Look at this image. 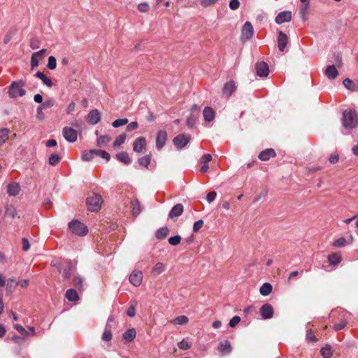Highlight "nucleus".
<instances>
[{
  "label": "nucleus",
  "mask_w": 358,
  "mask_h": 358,
  "mask_svg": "<svg viewBox=\"0 0 358 358\" xmlns=\"http://www.w3.org/2000/svg\"><path fill=\"white\" fill-rule=\"evenodd\" d=\"M72 285L76 287L79 290H83V278L80 275L74 276V278L72 280Z\"/></svg>",
  "instance_id": "nucleus-32"
},
{
  "label": "nucleus",
  "mask_w": 358,
  "mask_h": 358,
  "mask_svg": "<svg viewBox=\"0 0 358 358\" xmlns=\"http://www.w3.org/2000/svg\"><path fill=\"white\" fill-rule=\"evenodd\" d=\"M111 140L110 137H109L108 136H106V135H103V136H100L98 138H97V145L99 147H102V146H104L106 145Z\"/></svg>",
  "instance_id": "nucleus-44"
},
{
  "label": "nucleus",
  "mask_w": 358,
  "mask_h": 358,
  "mask_svg": "<svg viewBox=\"0 0 358 358\" xmlns=\"http://www.w3.org/2000/svg\"><path fill=\"white\" fill-rule=\"evenodd\" d=\"M320 353H321L322 356L324 358L331 357L333 353H332L331 345H326L324 347H323L321 349Z\"/></svg>",
  "instance_id": "nucleus-36"
},
{
  "label": "nucleus",
  "mask_w": 358,
  "mask_h": 358,
  "mask_svg": "<svg viewBox=\"0 0 358 358\" xmlns=\"http://www.w3.org/2000/svg\"><path fill=\"white\" fill-rule=\"evenodd\" d=\"M112 324H106L104 331L102 334V340L104 341H110L112 338Z\"/></svg>",
  "instance_id": "nucleus-28"
},
{
  "label": "nucleus",
  "mask_w": 358,
  "mask_h": 358,
  "mask_svg": "<svg viewBox=\"0 0 358 358\" xmlns=\"http://www.w3.org/2000/svg\"><path fill=\"white\" fill-rule=\"evenodd\" d=\"M140 12L145 13L149 10V5L147 3H141L138 6Z\"/></svg>",
  "instance_id": "nucleus-63"
},
{
  "label": "nucleus",
  "mask_w": 358,
  "mask_h": 358,
  "mask_svg": "<svg viewBox=\"0 0 358 358\" xmlns=\"http://www.w3.org/2000/svg\"><path fill=\"white\" fill-rule=\"evenodd\" d=\"M127 135L126 134L123 133L120 134L115 140L113 143V147L114 148H119L122 144H123L126 140Z\"/></svg>",
  "instance_id": "nucleus-38"
},
{
  "label": "nucleus",
  "mask_w": 358,
  "mask_h": 358,
  "mask_svg": "<svg viewBox=\"0 0 358 358\" xmlns=\"http://www.w3.org/2000/svg\"><path fill=\"white\" fill-rule=\"evenodd\" d=\"M164 271V265L163 263L158 262L155 264L152 270V273L155 275H158Z\"/></svg>",
  "instance_id": "nucleus-41"
},
{
  "label": "nucleus",
  "mask_w": 358,
  "mask_h": 358,
  "mask_svg": "<svg viewBox=\"0 0 358 358\" xmlns=\"http://www.w3.org/2000/svg\"><path fill=\"white\" fill-rule=\"evenodd\" d=\"M5 214L6 216L14 218L17 215L16 208L13 205H8L6 207Z\"/></svg>",
  "instance_id": "nucleus-40"
},
{
  "label": "nucleus",
  "mask_w": 358,
  "mask_h": 358,
  "mask_svg": "<svg viewBox=\"0 0 358 358\" xmlns=\"http://www.w3.org/2000/svg\"><path fill=\"white\" fill-rule=\"evenodd\" d=\"M219 0H201V5L203 7H208L215 4Z\"/></svg>",
  "instance_id": "nucleus-59"
},
{
  "label": "nucleus",
  "mask_w": 358,
  "mask_h": 358,
  "mask_svg": "<svg viewBox=\"0 0 358 358\" xmlns=\"http://www.w3.org/2000/svg\"><path fill=\"white\" fill-rule=\"evenodd\" d=\"M46 50L45 49H41V50L34 52L31 57V69H34L38 66L39 60H41Z\"/></svg>",
  "instance_id": "nucleus-17"
},
{
  "label": "nucleus",
  "mask_w": 358,
  "mask_h": 358,
  "mask_svg": "<svg viewBox=\"0 0 358 358\" xmlns=\"http://www.w3.org/2000/svg\"><path fill=\"white\" fill-rule=\"evenodd\" d=\"M128 123V120L127 118L124 119H117L112 123V126L114 128H117L121 126L125 125Z\"/></svg>",
  "instance_id": "nucleus-52"
},
{
  "label": "nucleus",
  "mask_w": 358,
  "mask_h": 358,
  "mask_svg": "<svg viewBox=\"0 0 358 358\" xmlns=\"http://www.w3.org/2000/svg\"><path fill=\"white\" fill-rule=\"evenodd\" d=\"M35 76L38 79H41L43 81V84L46 86L49 87H52V81L49 78H48L43 72L37 71L35 74Z\"/></svg>",
  "instance_id": "nucleus-26"
},
{
  "label": "nucleus",
  "mask_w": 358,
  "mask_h": 358,
  "mask_svg": "<svg viewBox=\"0 0 358 358\" xmlns=\"http://www.w3.org/2000/svg\"><path fill=\"white\" fill-rule=\"evenodd\" d=\"M196 117L194 115H191L187 117L186 124L189 128L194 127L196 123Z\"/></svg>",
  "instance_id": "nucleus-58"
},
{
  "label": "nucleus",
  "mask_w": 358,
  "mask_h": 358,
  "mask_svg": "<svg viewBox=\"0 0 358 358\" xmlns=\"http://www.w3.org/2000/svg\"><path fill=\"white\" fill-rule=\"evenodd\" d=\"M292 20V12L285 10L280 12L275 17V21L277 24H280L284 22H287Z\"/></svg>",
  "instance_id": "nucleus-15"
},
{
  "label": "nucleus",
  "mask_w": 358,
  "mask_h": 358,
  "mask_svg": "<svg viewBox=\"0 0 358 358\" xmlns=\"http://www.w3.org/2000/svg\"><path fill=\"white\" fill-rule=\"evenodd\" d=\"M324 74L329 79L334 80L337 77L338 72L334 65H329L324 71Z\"/></svg>",
  "instance_id": "nucleus-22"
},
{
  "label": "nucleus",
  "mask_w": 358,
  "mask_h": 358,
  "mask_svg": "<svg viewBox=\"0 0 358 358\" xmlns=\"http://www.w3.org/2000/svg\"><path fill=\"white\" fill-rule=\"evenodd\" d=\"M24 85V83L22 80L13 81L8 90L9 97L17 98L24 96L26 90L23 88Z\"/></svg>",
  "instance_id": "nucleus-3"
},
{
  "label": "nucleus",
  "mask_w": 358,
  "mask_h": 358,
  "mask_svg": "<svg viewBox=\"0 0 358 358\" xmlns=\"http://www.w3.org/2000/svg\"><path fill=\"white\" fill-rule=\"evenodd\" d=\"M47 66L50 70H54L57 67V59L54 56H50L48 57Z\"/></svg>",
  "instance_id": "nucleus-49"
},
{
  "label": "nucleus",
  "mask_w": 358,
  "mask_h": 358,
  "mask_svg": "<svg viewBox=\"0 0 358 358\" xmlns=\"http://www.w3.org/2000/svg\"><path fill=\"white\" fill-rule=\"evenodd\" d=\"M308 7H309V3H308L306 4H303L300 7L299 15H300V17L304 21L306 20V19H307Z\"/></svg>",
  "instance_id": "nucleus-45"
},
{
  "label": "nucleus",
  "mask_w": 358,
  "mask_h": 358,
  "mask_svg": "<svg viewBox=\"0 0 358 358\" xmlns=\"http://www.w3.org/2000/svg\"><path fill=\"white\" fill-rule=\"evenodd\" d=\"M328 261L332 266H337L341 261V256L338 253H332L328 256Z\"/></svg>",
  "instance_id": "nucleus-30"
},
{
  "label": "nucleus",
  "mask_w": 358,
  "mask_h": 358,
  "mask_svg": "<svg viewBox=\"0 0 358 358\" xmlns=\"http://www.w3.org/2000/svg\"><path fill=\"white\" fill-rule=\"evenodd\" d=\"M254 34V29L251 22L247 21L244 23L241 30V40L245 42L251 39Z\"/></svg>",
  "instance_id": "nucleus-7"
},
{
  "label": "nucleus",
  "mask_w": 358,
  "mask_h": 358,
  "mask_svg": "<svg viewBox=\"0 0 358 358\" xmlns=\"http://www.w3.org/2000/svg\"><path fill=\"white\" fill-rule=\"evenodd\" d=\"M55 104V101L52 99H49L48 100H45L43 103H41V104L39 106L42 109H48L51 107H52Z\"/></svg>",
  "instance_id": "nucleus-54"
},
{
  "label": "nucleus",
  "mask_w": 358,
  "mask_h": 358,
  "mask_svg": "<svg viewBox=\"0 0 358 358\" xmlns=\"http://www.w3.org/2000/svg\"><path fill=\"white\" fill-rule=\"evenodd\" d=\"M306 340L308 342H316L317 339L316 338L314 332L311 329H308L306 331Z\"/></svg>",
  "instance_id": "nucleus-55"
},
{
  "label": "nucleus",
  "mask_w": 358,
  "mask_h": 358,
  "mask_svg": "<svg viewBox=\"0 0 358 358\" xmlns=\"http://www.w3.org/2000/svg\"><path fill=\"white\" fill-rule=\"evenodd\" d=\"M151 162V155H148L138 159L140 166L148 168Z\"/></svg>",
  "instance_id": "nucleus-39"
},
{
  "label": "nucleus",
  "mask_w": 358,
  "mask_h": 358,
  "mask_svg": "<svg viewBox=\"0 0 358 358\" xmlns=\"http://www.w3.org/2000/svg\"><path fill=\"white\" fill-rule=\"evenodd\" d=\"M341 122L345 129H358V112L355 110L343 111Z\"/></svg>",
  "instance_id": "nucleus-2"
},
{
  "label": "nucleus",
  "mask_w": 358,
  "mask_h": 358,
  "mask_svg": "<svg viewBox=\"0 0 358 358\" xmlns=\"http://www.w3.org/2000/svg\"><path fill=\"white\" fill-rule=\"evenodd\" d=\"M218 350L222 352V355H227L231 352V346L230 342L228 340H225L221 342L218 346Z\"/></svg>",
  "instance_id": "nucleus-23"
},
{
  "label": "nucleus",
  "mask_w": 358,
  "mask_h": 358,
  "mask_svg": "<svg viewBox=\"0 0 358 358\" xmlns=\"http://www.w3.org/2000/svg\"><path fill=\"white\" fill-rule=\"evenodd\" d=\"M259 313L263 319H271L273 316V308L271 304L265 303L261 307Z\"/></svg>",
  "instance_id": "nucleus-10"
},
{
  "label": "nucleus",
  "mask_w": 358,
  "mask_h": 358,
  "mask_svg": "<svg viewBox=\"0 0 358 358\" xmlns=\"http://www.w3.org/2000/svg\"><path fill=\"white\" fill-rule=\"evenodd\" d=\"M188 321H189V319L187 316L180 315V316H178L177 317L175 318L174 323L176 324L182 325V324H187L188 322Z\"/></svg>",
  "instance_id": "nucleus-50"
},
{
  "label": "nucleus",
  "mask_w": 358,
  "mask_h": 358,
  "mask_svg": "<svg viewBox=\"0 0 358 358\" xmlns=\"http://www.w3.org/2000/svg\"><path fill=\"white\" fill-rule=\"evenodd\" d=\"M203 118L206 122H211L215 118V111L214 110L209 106H206L204 108L203 111Z\"/></svg>",
  "instance_id": "nucleus-24"
},
{
  "label": "nucleus",
  "mask_w": 358,
  "mask_h": 358,
  "mask_svg": "<svg viewBox=\"0 0 358 358\" xmlns=\"http://www.w3.org/2000/svg\"><path fill=\"white\" fill-rule=\"evenodd\" d=\"M14 327L22 336L29 335V332L21 324H16Z\"/></svg>",
  "instance_id": "nucleus-57"
},
{
  "label": "nucleus",
  "mask_w": 358,
  "mask_h": 358,
  "mask_svg": "<svg viewBox=\"0 0 358 358\" xmlns=\"http://www.w3.org/2000/svg\"><path fill=\"white\" fill-rule=\"evenodd\" d=\"M278 34V48L280 52H284L288 42V37L282 31H279Z\"/></svg>",
  "instance_id": "nucleus-18"
},
{
  "label": "nucleus",
  "mask_w": 358,
  "mask_h": 358,
  "mask_svg": "<svg viewBox=\"0 0 358 358\" xmlns=\"http://www.w3.org/2000/svg\"><path fill=\"white\" fill-rule=\"evenodd\" d=\"M272 285L269 282H265L259 289L260 294L262 296H268L272 292Z\"/></svg>",
  "instance_id": "nucleus-35"
},
{
  "label": "nucleus",
  "mask_w": 358,
  "mask_h": 358,
  "mask_svg": "<svg viewBox=\"0 0 358 358\" xmlns=\"http://www.w3.org/2000/svg\"><path fill=\"white\" fill-rule=\"evenodd\" d=\"M20 191V187L17 182H11L8 184L7 192L10 196H17Z\"/></svg>",
  "instance_id": "nucleus-25"
},
{
  "label": "nucleus",
  "mask_w": 358,
  "mask_h": 358,
  "mask_svg": "<svg viewBox=\"0 0 358 358\" xmlns=\"http://www.w3.org/2000/svg\"><path fill=\"white\" fill-rule=\"evenodd\" d=\"M10 130L7 128L0 129V145L3 144L8 138Z\"/></svg>",
  "instance_id": "nucleus-37"
},
{
  "label": "nucleus",
  "mask_w": 358,
  "mask_h": 358,
  "mask_svg": "<svg viewBox=\"0 0 358 358\" xmlns=\"http://www.w3.org/2000/svg\"><path fill=\"white\" fill-rule=\"evenodd\" d=\"M257 75L259 77H266L268 74V66L264 62H257L255 65Z\"/></svg>",
  "instance_id": "nucleus-13"
},
{
  "label": "nucleus",
  "mask_w": 358,
  "mask_h": 358,
  "mask_svg": "<svg viewBox=\"0 0 358 358\" xmlns=\"http://www.w3.org/2000/svg\"><path fill=\"white\" fill-rule=\"evenodd\" d=\"M136 335V330L134 329H129L123 334L122 338L127 342H131L134 340Z\"/></svg>",
  "instance_id": "nucleus-29"
},
{
  "label": "nucleus",
  "mask_w": 358,
  "mask_h": 358,
  "mask_svg": "<svg viewBox=\"0 0 358 358\" xmlns=\"http://www.w3.org/2000/svg\"><path fill=\"white\" fill-rule=\"evenodd\" d=\"M143 280V273L141 271L134 270L129 276V282L135 287L141 285Z\"/></svg>",
  "instance_id": "nucleus-11"
},
{
  "label": "nucleus",
  "mask_w": 358,
  "mask_h": 358,
  "mask_svg": "<svg viewBox=\"0 0 358 358\" xmlns=\"http://www.w3.org/2000/svg\"><path fill=\"white\" fill-rule=\"evenodd\" d=\"M133 215L136 217L141 212V206L137 199L131 201Z\"/></svg>",
  "instance_id": "nucleus-34"
},
{
  "label": "nucleus",
  "mask_w": 358,
  "mask_h": 358,
  "mask_svg": "<svg viewBox=\"0 0 358 358\" xmlns=\"http://www.w3.org/2000/svg\"><path fill=\"white\" fill-rule=\"evenodd\" d=\"M275 151L272 148H268L261 152L258 157L262 161H267L271 157H275Z\"/></svg>",
  "instance_id": "nucleus-21"
},
{
  "label": "nucleus",
  "mask_w": 358,
  "mask_h": 358,
  "mask_svg": "<svg viewBox=\"0 0 358 358\" xmlns=\"http://www.w3.org/2000/svg\"><path fill=\"white\" fill-rule=\"evenodd\" d=\"M180 236L176 235L169 238V243L171 245H177L180 243Z\"/></svg>",
  "instance_id": "nucleus-56"
},
{
  "label": "nucleus",
  "mask_w": 358,
  "mask_h": 358,
  "mask_svg": "<svg viewBox=\"0 0 358 358\" xmlns=\"http://www.w3.org/2000/svg\"><path fill=\"white\" fill-rule=\"evenodd\" d=\"M94 150H90L89 151H84L82 154V159L86 162L91 161L94 157Z\"/></svg>",
  "instance_id": "nucleus-43"
},
{
  "label": "nucleus",
  "mask_w": 358,
  "mask_h": 358,
  "mask_svg": "<svg viewBox=\"0 0 358 358\" xmlns=\"http://www.w3.org/2000/svg\"><path fill=\"white\" fill-rule=\"evenodd\" d=\"M95 154L94 156H99L104 159H106L107 162L109 161L110 156L108 152L104 150H94Z\"/></svg>",
  "instance_id": "nucleus-48"
},
{
  "label": "nucleus",
  "mask_w": 358,
  "mask_h": 358,
  "mask_svg": "<svg viewBox=\"0 0 358 358\" xmlns=\"http://www.w3.org/2000/svg\"><path fill=\"white\" fill-rule=\"evenodd\" d=\"M7 291L11 292L16 285H17V281L15 278H10L7 280L6 283Z\"/></svg>",
  "instance_id": "nucleus-47"
},
{
  "label": "nucleus",
  "mask_w": 358,
  "mask_h": 358,
  "mask_svg": "<svg viewBox=\"0 0 358 358\" xmlns=\"http://www.w3.org/2000/svg\"><path fill=\"white\" fill-rule=\"evenodd\" d=\"M86 203L90 211L97 212L101 208L103 203V199L101 196L94 192H92L88 195Z\"/></svg>",
  "instance_id": "nucleus-4"
},
{
  "label": "nucleus",
  "mask_w": 358,
  "mask_h": 358,
  "mask_svg": "<svg viewBox=\"0 0 358 358\" xmlns=\"http://www.w3.org/2000/svg\"><path fill=\"white\" fill-rule=\"evenodd\" d=\"M146 141L144 137H138L134 141L133 150L136 152L140 153L146 148Z\"/></svg>",
  "instance_id": "nucleus-14"
},
{
  "label": "nucleus",
  "mask_w": 358,
  "mask_h": 358,
  "mask_svg": "<svg viewBox=\"0 0 358 358\" xmlns=\"http://www.w3.org/2000/svg\"><path fill=\"white\" fill-rule=\"evenodd\" d=\"M62 135L66 141L70 143H74L78 138V132L71 127H64L62 129Z\"/></svg>",
  "instance_id": "nucleus-8"
},
{
  "label": "nucleus",
  "mask_w": 358,
  "mask_h": 358,
  "mask_svg": "<svg viewBox=\"0 0 358 358\" xmlns=\"http://www.w3.org/2000/svg\"><path fill=\"white\" fill-rule=\"evenodd\" d=\"M240 321L241 317L239 316H234L230 320L229 325L231 327H234Z\"/></svg>",
  "instance_id": "nucleus-62"
},
{
  "label": "nucleus",
  "mask_w": 358,
  "mask_h": 358,
  "mask_svg": "<svg viewBox=\"0 0 358 358\" xmlns=\"http://www.w3.org/2000/svg\"><path fill=\"white\" fill-rule=\"evenodd\" d=\"M236 87L235 83L233 80L227 82L222 88V94L227 98L229 99L231 94L235 92Z\"/></svg>",
  "instance_id": "nucleus-12"
},
{
  "label": "nucleus",
  "mask_w": 358,
  "mask_h": 358,
  "mask_svg": "<svg viewBox=\"0 0 358 358\" xmlns=\"http://www.w3.org/2000/svg\"><path fill=\"white\" fill-rule=\"evenodd\" d=\"M50 265L57 269L64 281L69 280L76 271V266L69 259H53Z\"/></svg>",
  "instance_id": "nucleus-1"
},
{
  "label": "nucleus",
  "mask_w": 358,
  "mask_h": 358,
  "mask_svg": "<svg viewBox=\"0 0 358 358\" xmlns=\"http://www.w3.org/2000/svg\"><path fill=\"white\" fill-rule=\"evenodd\" d=\"M167 139V134L164 130L158 131L156 137V148L157 150H161L165 145Z\"/></svg>",
  "instance_id": "nucleus-16"
},
{
  "label": "nucleus",
  "mask_w": 358,
  "mask_h": 358,
  "mask_svg": "<svg viewBox=\"0 0 358 358\" xmlns=\"http://www.w3.org/2000/svg\"><path fill=\"white\" fill-rule=\"evenodd\" d=\"M116 158L120 161L123 162L125 164H129L131 163V159L129 155L126 152H120L116 155Z\"/></svg>",
  "instance_id": "nucleus-31"
},
{
  "label": "nucleus",
  "mask_w": 358,
  "mask_h": 358,
  "mask_svg": "<svg viewBox=\"0 0 358 358\" xmlns=\"http://www.w3.org/2000/svg\"><path fill=\"white\" fill-rule=\"evenodd\" d=\"M339 315L340 321L338 322H335L333 327L335 331L343 329L346 327L348 320L350 318V314L345 310H340Z\"/></svg>",
  "instance_id": "nucleus-6"
},
{
  "label": "nucleus",
  "mask_w": 358,
  "mask_h": 358,
  "mask_svg": "<svg viewBox=\"0 0 358 358\" xmlns=\"http://www.w3.org/2000/svg\"><path fill=\"white\" fill-rule=\"evenodd\" d=\"M69 228L74 234L80 236L86 235L88 232L87 226L78 220H74L70 222L69 224Z\"/></svg>",
  "instance_id": "nucleus-5"
},
{
  "label": "nucleus",
  "mask_w": 358,
  "mask_h": 358,
  "mask_svg": "<svg viewBox=\"0 0 358 358\" xmlns=\"http://www.w3.org/2000/svg\"><path fill=\"white\" fill-rule=\"evenodd\" d=\"M169 230L167 227H161L157 230L155 233V236L159 240H162L165 238L169 234Z\"/></svg>",
  "instance_id": "nucleus-33"
},
{
  "label": "nucleus",
  "mask_w": 358,
  "mask_h": 358,
  "mask_svg": "<svg viewBox=\"0 0 358 358\" xmlns=\"http://www.w3.org/2000/svg\"><path fill=\"white\" fill-rule=\"evenodd\" d=\"M190 138V135L182 134L176 136L173 142L177 148L182 149L189 142Z\"/></svg>",
  "instance_id": "nucleus-9"
},
{
  "label": "nucleus",
  "mask_w": 358,
  "mask_h": 358,
  "mask_svg": "<svg viewBox=\"0 0 358 358\" xmlns=\"http://www.w3.org/2000/svg\"><path fill=\"white\" fill-rule=\"evenodd\" d=\"M343 83L344 86L350 91H355L357 90L356 85L350 78H345Z\"/></svg>",
  "instance_id": "nucleus-46"
},
{
  "label": "nucleus",
  "mask_w": 358,
  "mask_h": 358,
  "mask_svg": "<svg viewBox=\"0 0 358 358\" xmlns=\"http://www.w3.org/2000/svg\"><path fill=\"white\" fill-rule=\"evenodd\" d=\"M101 120V114L99 111L96 109H94L91 110L87 118V121L88 123L91 124H97Z\"/></svg>",
  "instance_id": "nucleus-20"
},
{
  "label": "nucleus",
  "mask_w": 358,
  "mask_h": 358,
  "mask_svg": "<svg viewBox=\"0 0 358 358\" xmlns=\"http://www.w3.org/2000/svg\"><path fill=\"white\" fill-rule=\"evenodd\" d=\"M61 159V157L57 154H52L49 157V164L52 166L57 165Z\"/></svg>",
  "instance_id": "nucleus-51"
},
{
  "label": "nucleus",
  "mask_w": 358,
  "mask_h": 358,
  "mask_svg": "<svg viewBox=\"0 0 358 358\" xmlns=\"http://www.w3.org/2000/svg\"><path fill=\"white\" fill-rule=\"evenodd\" d=\"M192 345V342L189 341L187 338H184L178 343V348L184 350H189L191 348Z\"/></svg>",
  "instance_id": "nucleus-42"
},
{
  "label": "nucleus",
  "mask_w": 358,
  "mask_h": 358,
  "mask_svg": "<svg viewBox=\"0 0 358 358\" xmlns=\"http://www.w3.org/2000/svg\"><path fill=\"white\" fill-rule=\"evenodd\" d=\"M346 239L344 237H341L336 241H334L332 243L333 246L336 248H341L345 245L346 244Z\"/></svg>",
  "instance_id": "nucleus-53"
},
{
  "label": "nucleus",
  "mask_w": 358,
  "mask_h": 358,
  "mask_svg": "<svg viewBox=\"0 0 358 358\" xmlns=\"http://www.w3.org/2000/svg\"><path fill=\"white\" fill-rule=\"evenodd\" d=\"M184 208L181 203L175 205L169 213V217L171 219H177L183 213Z\"/></svg>",
  "instance_id": "nucleus-19"
},
{
  "label": "nucleus",
  "mask_w": 358,
  "mask_h": 358,
  "mask_svg": "<svg viewBox=\"0 0 358 358\" xmlns=\"http://www.w3.org/2000/svg\"><path fill=\"white\" fill-rule=\"evenodd\" d=\"M229 6L232 10H235L240 6V2L238 0H230Z\"/></svg>",
  "instance_id": "nucleus-61"
},
{
  "label": "nucleus",
  "mask_w": 358,
  "mask_h": 358,
  "mask_svg": "<svg viewBox=\"0 0 358 358\" xmlns=\"http://www.w3.org/2000/svg\"><path fill=\"white\" fill-rule=\"evenodd\" d=\"M203 225V221L202 220H199L194 223L193 225V231L197 232L199 230L201 229Z\"/></svg>",
  "instance_id": "nucleus-60"
},
{
  "label": "nucleus",
  "mask_w": 358,
  "mask_h": 358,
  "mask_svg": "<svg viewBox=\"0 0 358 358\" xmlns=\"http://www.w3.org/2000/svg\"><path fill=\"white\" fill-rule=\"evenodd\" d=\"M217 196V193L215 191L210 192L206 196V200L208 203L213 202Z\"/></svg>",
  "instance_id": "nucleus-64"
},
{
  "label": "nucleus",
  "mask_w": 358,
  "mask_h": 358,
  "mask_svg": "<svg viewBox=\"0 0 358 358\" xmlns=\"http://www.w3.org/2000/svg\"><path fill=\"white\" fill-rule=\"evenodd\" d=\"M65 296L70 301L75 302L79 299L77 291L73 289H67L65 294Z\"/></svg>",
  "instance_id": "nucleus-27"
}]
</instances>
